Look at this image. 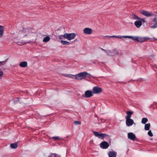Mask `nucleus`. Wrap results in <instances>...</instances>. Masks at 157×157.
Masks as SVG:
<instances>
[{
  "label": "nucleus",
  "mask_w": 157,
  "mask_h": 157,
  "mask_svg": "<svg viewBox=\"0 0 157 157\" xmlns=\"http://www.w3.org/2000/svg\"><path fill=\"white\" fill-rule=\"evenodd\" d=\"M33 29L30 27L24 28L23 30L20 32L19 35L21 37L27 36L28 33H33Z\"/></svg>",
  "instance_id": "obj_1"
},
{
  "label": "nucleus",
  "mask_w": 157,
  "mask_h": 157,
  "mask_svg": "<svg viewBox=\"0 0 157 157\" xmlns=\"http://www.w3.org/2000/svg\"><path fill=\"white\" fill-rule=\"evenodd\" d=\"M130 39L134 40H136L137 42H143L147 40L149 38L146 37H142L138 36H131Z\"/></svg>",
  "instance_id": "obj_2"
},
{
  "label": "nucleus",
  "mask_w": 157,
  "mask_h": 157,
  "mask_svg": "<svg viewBox=\"0 0 157 157\" xmlns=\"http://www.w3.org/2000/svg\"><path fill=\"white\" fill-rule=\"evenodd\" d=\"M76 36L75 33H66L63 35V37L67 39L68 40H70L74 39Z\"/></svg>",
  "instance_id": "obj_3"
},
{
  "label": "nucleus",
  "mask_w": 157,
  "mask_h": 157,
  "mask_svg": "<svg viewBox=\"0 0 157 157\" xmlns=\"http://www.w3.org/2000/svg\"><path fill=\"white\" fill-rule=\"evenodd\" d=\"M88 73L84 71L81 72L76 75L75 79L78 80H80L82 79L83 78L87 76Z\"/></svg>",
  "instance_id": "obj_4"
},
{
  "label": "nucleus",
  "mask_w": 157,
  "mask_h": 157,
  "mask_svg": "<svg viewBox=\"0 0 157 157\" xmlns=\"http://www.w3.org/2000/svg\"><path fill=\"white\" fill-rule=\"evenodd\" d=\"M93 132L96 136L102 140H103L104 138L106 136H109L105 133H101L100 132L93 131Z\"/></svg>",
  "instance_id": "obj_5"
},
{
  "label": "nucleus",
  "mask_w": 157,
  "mask_h": 157,
  "mask_svg": "<svg viewBox=\"0 0 157 157\" xmlns=\"http://www.w3.org/2000/svg\"><path fill=\"white\" fill-rule=\"evenodd\" d=\"M93 92L91 90H87L85 92V94L82 95L83 97L89 98L93 95Z\"/></svg>",
  "instance_id": "obj_6"
},
{
  "label": "nucleus",
  "mask_w": 157,
  "mask_h": 157,
  "mask_svg": "<svg viewBox=\"0 0 157 157\" xmlns=\"http://www.w3.org/2000/svg\"><path fill=\"white\" fill-rule=\"evenodd\" d=\"M92 91L94 94H98L102 92V89L101 88L98 86H95L93 88Z\"/></svg>",
  "instance_id": "obj_7"
},
{
  "label": "nucleus",
  "mask_w": 157,
  "mask_h": 157,
  "mask_svg": "<svg viewBox=\"0 0 157 157\" xmlns=\"http://www.w3.org/2000/svg\"><path fill=\"white\" fill-rule=\"evenodd\" d=\"M108 52L107 55L109 56H113L116 54H118V52L116 49H114L112 50H108Z\"/></svg>",
  "instance_id": "obj_8"
},
{
  "label": "nucleus",
  "mask_w": 157,
  "mask_h": 157,
  "mask_svg": "<svg viewBox=\"0 0 157 157\" xmlns=\"http://www.w3.org/2000/svg\"><path fill=\"white\" fill-rule=\"evenodd\" d=\"M100 146L103 149H107L109 147V144L107 142L104 141L101 143Z\"/></svg>",
  "instance_id": "obj_9"
},
{
  "label": "nucleus",
  "mask_w": 157,
  "mask_h": 157,
  "mask_svg": "<svg viewBox=\"0 0 157 157\" xmlns=\"http://www.w3.org/2000/svg\"><path fill=\"white\" fill-rule=\"evenodd\" d=\"M128 138L131 140H134L136 139L135 135L132 132H129L128 134Z\"/></svg>",
  "instance_id": "obj_10"
},
{
  "label": "nucleus",
  "mask_w": 157,
  "mask_h": 157,
  "mask_svg": "<svg viewBox=\"0 0 157 157\" xmlns=\"http://www.w3.org/2000/svg\"><path fill=\"white\" fill-rule=\"evenodd\" d=\"M141 13L147 17H149L151 16H154L155 14L151 13L145 10H143L141 12Z\"/></svg>",
  "instance_id": "obj_11"
},
{
  "label": "nucleus",
  "mask_w": 157,
  "mask_h": 157,
  "mask_svg": "<svg viewBox=\"0 0 157 157\" xmlns=\"http://www.w3.org/2000/svg\"><path fill=\"white\" fill-rule=\"evenodd\" d=\"M83 32L86 34H90L92 33V30L91 28H86L84 29Z\"/></svg>",
  "instance_id": "obj_12"
},
{
  "label": "nucleus",
  "mask_w": 157,
  "mask_h": 157,
  "mask_svg": "<svg viewBox=\"0 0 157 157\" xmlns=\"http://www.w3.org/2000/svg\"><path fill=\"white\" fill-rule=\"evenodd\" d=\"M126 123L127 126H130L134 123V121L131 119H126Z\"/></svg>",
  "instance_id": "obj_13"
},
{
  "label": "nucleus",
  "mask_w": 157,
  "mask_h": 157,
  "mask_svg": "<svg viewBox=\"0 0 157 157\" xmlns=\"http://www.w3.org/2000/svg\"><path fill=\"white\" fill-rule=\"evenodd\" d=\"M113 37H114V38H118L119 39H122V38H129L130 39V38L131 37V36H121V35H118V36H113Z\"/></svg>",
  "instance_id": "obj_14"
},
{
  "label": "nucleus",
  "mask_w": 157,
  "mask_h": 157,
  "mask_svg": "<svg viewBox=\"0 0 157 157\" xmlns=\"http://www.w3.org/2000/svg\"><path fill=\"white\" fill-rule=\"evenodd\" d=\"M126 113L127 115L125 117L126 119H130L133 113V112L131 111H127L126 112Z\"/></svg>",
  "instance_id": "obj_15"
},
{
  "label": "nucleus",
  "mask_w": 157,
  "mask_h": 157,
  "mask_svg": "<svg viewBox=\"0 0 157 157\" xmlns=\"http://www.w3.org/2000/svg\"><path fill=\"white\" fill-rule=\"evenodd\" d=\"M135 25L137 28H140L142 25V21H141L138 20L135 22Z\"/></svg>",
  "instance_id": "obj_16"
},
{
  "label": "nucleus",
  "mask_w": 157,
  "mask_h": 157,
  "mask_svg": "<svg viewBox=\"0 0 157 157\" xmlns=\"http://www.w3.org/2000/svg\"><path fill=\"white\" fill-rule=\"evenodd\" d=\"M19 65L21 67H25L27 66V63L26 61L22 62L20 63Z\"/></svg>",
  "instance_id": "obj_17"
},
{
  "label": "nucleus",
  "mask_w": 157,
  "mask_h": 157,
  "mask_svg": "<svg viewBox=\"0 0 157 157\" xmlns=\"http://www.w3.org/2000/svg\"><path fill=\"white\" fill-rule=\"evenodd\" d=\"M109 157H116V152L110 151L108 154Z\"/></svg>",
  "instance_id": "obj_18"
},
{
  "label": "nucleus",
  "mask_w": 157,
  "mask_h": 157,
  "mask_svg": "<svg viewBox=\"0 0 157 157\" xmlns=\"http://www.w3.org/2000/svg\"><path fill=\"white\" fill-rule=\"evenodd\" d=\"M4 28L2 26L0 25V37H2L4 32Z\"/></svg>",
  "instance_id": "obj_19"
},
{
  "label": "nucleus",
  "mask_w": 157,
  "mask_h": 157,
  "mask_svg": "<svg viewBox=\"0 0 157 157\" xmlns=\"http://www.w3.org/2000/svg\"><path fill=\"white\" fill-rule=\"evenodd\" d=\"M132 19L133 20H139L140 19V17L135 14H132Z\"/></svg>",
  "instance_id": "obj_20"
},
{
  "label": "nucleus",
  "mask_w": 157,
  "mask_h": 157,
  "mask_svg": "<svg viewBox=\"0 0 157 157\" xmlns=\"http://www.w3.org/2000/svg\"><path fill=\"white\" fill-rule=\"evenodd\" d=\"M10 147L12 148H16L18 146L17 143L11 144L10 145Z\"/></svg>",
  "instance_id": "obj_21"
},
{
  "label": "nucleus",
  "mask_w": 157,
  "mask_h": 157,
  "mask_svg": "<svg viewBox=\"0 0 157 157\" xmlns=\"http://www.w3.org/2000/svg\"><path fill=\"white\" fill-rule=\"evenodd\" d=\"M150 123H148L146 124L144 126V129L146 130H149L150 129Z\"/></svg>",
  "instance_id": "obj_22"
},
{
  "label": "nucleus",
  "mask_w": 157,
  "mask_h": 157,
  "mask_svg": "<svg viewBox=\"0 0 157 157\" xmlns=\"http://www.w3.org/2000/svg\"><path fill=\"white\" fill-rule=\"evenodd\" d=\"M48 157H60V156L56 153H52L48 156Z\"/></svg>",
  "instance_id": "obj_23"
},
{
  "label": "nucleus",
  "mask_w": 157,
  "mask_h": 157,
  "mask_svg": "<svg viewBox=\"0 0 157 157\" xmlns=\"http://www.w3.org/2000/svg\"><path fill=\"white\" fill-rule=\"evenodd\" d=\"M50 38L49 37L47 36L44 38L43 41V42H48L50 40Z\"/></svg>",
  "instance_id": "obj_24"
},
{
  "label": "nucleus",
  "mask_w": 157,
  "mask_h": 157,
  "mask_svg": "<svg viewBox=\"0 0 157 157\" xmlns=\"http://www.w3.org/2000/svg\"><path fill=\"white\" fill-rule=\"evenodd\" d=\"M61 43L63 45H69L70 43L67 41L61 40Z\"/></svg>",
  "instance_id": "obj_25"
},
{
  "label": "nucleus",
  "mask_w": 157,
  "mask_h": 157,
  "mask_svg": "<svg viewBox=\"0 0 157 157\" xmlns=\"http://www.w3.org/2000/svg\"><path fill=\"white\" fill-rule=\"evenodd\" d=\"M148 119L146 118H143L141 121V123L143 124H145L147 121Z\"/></svg>",
  "instance_id": "obj_26"
},
{
  "label": "nucleus",
  "mask_w": 157,
  "mask_h": 157,
  "mask_svg": "<svg viewBox=\"0 0 157 157\" xmlns=\"http://www.w3.org/2000/svg\"><path fill=\"white\" fill-rule=\"evenodd\" d=\"M68 77L74 79H75L76 75H68Z\"/></svg>",
  "instance_id": "obj_27"
},
{
  "label": "nucleus",
  "mask_w": 157,
  "mask_h": 157,
  "mask_svg": "<svg viewBox=\"0 0 157 157\" xmlns=\"http://www.w3.org/2000/svg\"><path fill=\"white\" fill-rule=\"evenodd\" d=\"M148 134L150 136H151V137H152L153 136V134L151 130H149L148 132Z\"/></svg>",
  "instance_id": "obj_28"
},
{
  "label": "nucleus",
  "mask_w": 157,
  "mask_h": 157,
  "mask_svg": "<svg viewBox=\"0 0 157 157\" xmlns=\"http://www.w3.org/2000/svg\"><path fill=\"white\" fill-rule=\"evenodd\" d=\"M6 62L5 61H0V66L5 64Z\"/></svg>",
  "instance_id": "obj_29"
},
{
  "label": "nucleus",
  "mask_w": 157,
  "mask_h": 157,
  "mask_svg": "<svg viewBox=\"0 0 157 157\" xmlns=\"http://www.w3.org/2000/svg\"><path fill=\"white\" fill-rule=\"evenodd\" d=\"M52 139L54 140H60V139L59 138V137L56 136V137H52Z\"/></svg>",
  "instance_id": "obj_30"
},
{
  "label": "nucleus",
  "mask_w": 157,
  "mask_h": 157,
  "mask_svg": "<svg viewBox=\"0 0 157 157\" xmlns=\"http://www.w3.org/2000/svg\"><path fill=\"white\" fill-rule=\"evenodd\" d=\"M81 124V122L80 121H75V125H78Z\"/></svg>",
  "instance_id": "obj_31"
},
{
  "label": "nucleus",
  "mask_w": 157,
  "mask_h": 157,
  "mask_svg": "<svg viewBox=\"0 0 157 157\" xmlns=\"http://www.w3.org/2000/svg\"><path fill=\"white\" fill-rule=\"evenodd\" d=\"M140 19L139 20L140 21H141L142 22V21L144 23H145L146 22L145 19L144 18H140Z\"/></svg>",
  "instance_id": "obj_32"
},
{
  "label": "nucleus",
  "mask_w": 157,
  "mask_h": 157,
  "mask_svg": "<svg viewBox=\"0 0 157 157\" xmlns=\"http://www.w3.org/2000/svg\"><path fill=\"white\" fill-rule=\"evenodd\" d=\"M157 20V18L156 17H155L153 18L152 19V21L154 22H155Z\"/></svg>",
  "instance_id": "obj_33"
},
{
  "label": "nucleus",
  "mask_w": 157,
  "mask_h": 157,
  "mask_svg": "<svg viewBox=\"0 0 157 157\" xmlns=\"http://www.w3.org/2000/svg\"><path fill=\"white\" fill-rule=\"evenodd\" d=\"M3 74V72L0 69V78H1Z\"/></svg>",
  "instance_id": "obj_34"
},
{
  "label": "nucleus",
  "mask_w": 157,
  "mask_h": 157,
  "mask_svg": "<svg viewBox=\"0 0 157 157\" xmlns=\"http://www.w3.org/2000/svg\"><path fill=\"white\" fill-rule=\"evenodd\" d=\"M100 48L101 49V50H102L105 51V52H106L107 54V53L108 52V50H106L102 48Z\"/></svg>",
  "instance_id": "obj_35"
},
{
  "label": "nucleus",
  "mask_w": 157,
  "mask_h": 157,
  "mask_svg": "<svg viewBox=\"0 0 157 157\" xmlns=\"http://www.w3.org/2000/svg\"><path fill=\"white\" fill-rule=\"evenodd\" d=\"M63 37H64L63 35H60L59 36V38L60 39H62Z\"/></svg>",
  "instance_id": "obj_36"
},
{
  "label": "nucleus",
  "mask_w": 157,
  "mask_h": 157,
  "mask_svg": "<svg viewBox=\"0 0 157 157\" xmlns=\"http://www.w3.org/2000/svg\"><path fill=\"white\" fill-rule=\"evenodd\" d=\"M112 36H105L106 37H109V38H111V37L114 38V37H113Z\"/></svg>",
  "instance_id": "obj_37"
},
{
  "label": "nucleus",
  "mask_w": 157,
  "mask_h": 157,
  "mask_svg": "<svg viewBox=\"0 0 157 157\" xmlns=\"http://www.w3.org/2000/svg\"><path fill=\"white\" fill-rule=\"evenodd\" d=\"M63 76H67L68 77V75L67 74H64L63 75Z\"/></svg>",
  "instance_id": "obj_38"
},
{
  "label": "nucleus",
  "mask_w": 157,
  "mask_h": 157,
  "mask_svg": "<svg viewBox=\"0 0 157 157\" xmlns=\"http://www.w3.org/2000/svg\"><path fill=\"white\" fill-rule=\"evenodd\" d=\"M87 75H89V76H92V75L90 74H89L88 73V74H87Z\"/></svg>",
  "instance_id": "obj_39"
},
{
  "label": "nucleus",
  "mask_w": 157,
  "mask_h": 157,
  "mask_svg": "<svg viewBox=\"0 0 157 157\" xmlns=\"http://www.w3.org/2000/svg\"><path fill=\"white\" fill-rule=\"evenodd\" d=\"M94 116H95V117H98V116H97V115H96V114H95V115H94Z\"/></svg>",
  "instance_id": "obj_40"
},
{
  "label": "nucleus",
  "mask_w": 157,
  "mask_h": 157,
  "mask_svg": "<svg viewBox=\"0 0 157 157\" xmlns=\"http://www.w3.org/2000/svg\"><path fill=\"white\" fill-rule=\"evenodd\" d=\"M2 157H3L2 156Z\"/></svg>",
  "instance_id": "obj_41"
}]
</instances>
